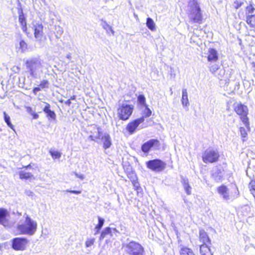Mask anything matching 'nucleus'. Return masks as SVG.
Returning a JSON list of instances; mask_svg holds the SVG:
<instances>
[{
  "instance_id": "1",
  "label": "nucleus",
  "mask_w": 255,
  "mask_h": 255,
  "mask_svg": "<svg viewBox=\"0 0 255 255\" xmlns=\"http://www.w3.org/2000/svg\"><path fill=\"white\" fill-rule=\"evenodd\" d=\"M26 72L33 78H38L42 74V60L39 57H32L25 62Z\"/></svg>"
},
{
  "instance_id": "53",
  "label": "nucleus",
  "mask_w": 255,
  "mask_h": 255,
  "mask_svg": "<svg viewBox=\"0 0 255 255\" xmlns=\"http://www.w3.org/2000/svg\"><path fill=\"white\" fill-rule=\"evenodd\" d=\"M65 104L68 106H70L71 104V102L70 99L65 102Z\"/></svg>"
},
{
  "instance_id": "8",
  "label": "nucleus",
  "mask_w": 255,
  "mask_h": 255,
  "mask_svg": "<svg viewBox=\"0 0 255 255\" xmlns=\"http://www.w3.org/2000/svg\"><path fill=\"white\" fill-rule=\"evenodd\" d=\"M28 241L25 238H15L12 241V248L15 251H23Z\"/></svg>"
},
{
  "instance_id": "20",
  "label": "nucleus",
  "mask_w": 255,
  "mask_h": 255,
  "mask_svg": "<svg viewBox=\"0 0 255 255\" xmlns=\"http://www.w3.org/2000/svg\"><path fill=\"white\" fill-rule=\"evenodd\" d=\"M181 183L184 187V190L186 194L188 195L191 194V187L189 185L188 179L181 176Z\"/></svg>"
},
{
  "instance_id": "60",
  "label": "nucleus",
  "mask_w": 255,
  "mask_h": 255,
  "mask_svg": "<svg viewBox=\"0 0 255 255\" xmlns=\"http://www.w3.org/2000/svg\"><path fill=\"white\" fill-rule=\"evenodd\" d=\"M58 28H59V30L60 34H61L63 33V31L60 27L59 26Z\"/></svg>"
},
{
  "instance_id": "64",
  "label": "nucleus",
  "mask_w": 255,
  "mask_h": 255,
  "mask_svg": "<svg viewBox=\"0 0 255 255\" xmlns=\"http://www.w3.org/2000/svg\"><path fill=\"white\" fill-rule=\"evenodd\" d=\"M253 29H251L250 30V32H252L253 31H254V32H255V27H252Z\"/></svg>"
},
{
  "instance_id": "57",
  "label": "nucleus",
  "mask_w": 255,
  "mask_h": 255,
  "mask_svg": "<svg viewBox=\"0 0 255 255\" xmlns=\"http://www.w3.org/2000/svg\"><path fill=\"white\" fill-rule=\"evenodd\" d=\"M66 58L68 59L69 60H70L71 59V55L70 53H69L66 55Z\"/></svg>"
},
{
  "instance_id": "9",
  "label": "nucleus",
  "mask_w": 255,
  "mask_h": 255,
  "mask_svg": "<svg viewBox=\"0 0 255 255\" xmlns=\"http://www.w3.org/2000/svg\"><path fill=\"white\" fill-rule=\"evenodd\" d=\"M160 145L159 141L157 139H151L144 143L141 149L144 153H148L152 147L158 148Z\"/></svg>"
},
{
  "instance_id": "12",
  "label": "nucleus",
  "mask_w": 255,
  "mask_h": 255,
  "mask_svg": "<svg viewBox=\"0 0 255 255\" xmlns=\"http://www.w3.org/2000/svg\"><path fill=\"white\" fill-rule=\"evenodd\" d=\"M201 10H192L191 12H189V19L194 23H201L202 22V14Z\"/></svg>"
},
{
  "instance_id": "63",
  "label": "nucleus",
  "mask_w": 255,
  "mask_h": 255,
  "mask_svg": "<svg viewBox=\"0 0 255 255\" xmlns=\"http://www.w3.org/2000/svg\"><path fill=\"white\" fill-rule=\"evenodd\" d=\"M252 194H253V195L254 196V197H255V189H253L252 190Z\"/></svg>"
},
{
  "instance_id": "33",
  "label": "nucleus",
  "mask_w": 255,
  "mask_h": 255,
  "mask_svg": "<svg viewBox=\"0 0 255 255\" xmlns=\"http://www.w3.org/2000/svg\"><path fill=\"white\" fill-rule=\"evenodd\" d=\"M18 20L19 22L26 21V18L24 16L23 10L21 8H19L18 9Z\"/></svg>"
},
{
  "instance_id": "37",
  "label": "nucleus",
  "mask_w": 255,
  "mask_h": 255,
  "mask_svg": "<svg viewBox=\"0 0 255 255\" xmlns=\"http://www.w3.org/2000/svg\"><path fill=\"white\" fill-rule=\"evenodd\" d=\"M255 10V8L252 4L246 7V15L253 14Z\"/></svg>"
},
{
  "instance_id": "38",
  "label": "nucleus",
  "mask_w": 255,
  "mask_h": 255,
  "mask_svg": "<svg viewBox=\"0 0 255 255\" xmlns=\"http://www.w3.org/2000/svg\"><path fill=\"white\" fill-rule=\"evenodd\" d=\"M49 82L47 80L42 81L39 85L40 88H48Z\"/></svg>"
},
{
  "instance_id": "28",
  "label": "nucleus",
  "mask_w": 255,
  "mask_h": 255,
  "mask_svg": "<svg viewBox=\"0 0 255 255\" xmlns=\"http://www.w3.org/2000/svg\"><path fill=\"white\" fill-rule=\"evenodd\" d=\"M3 119L5 123L6 124L7 126L13 130H15L13 125L11 124L10 122V117L5 112H3Z\"/></svg>"
},
{
  "instance_id": "54",
  "label": "nucleus",
  "mask_w": 255,
  "mask_h": 255,
  "mask_svg": "<svg viewBox=\"0 0 255 255\" xmlns=\"http://www.w3.org/2000/svg\"><path fill=\"white\" fill-rule=\"evenodd\" d=\"M95 137H94L92 135H90L89 136V139H91V140H93V141H95Z\"/></svg>"
},
{
  "instance_id": "47",
  "label": "nucleus",
  "mask_w": 255,
  "mask_h": 255,
  "mask_svg": "<svg viewBox=\"0 0 255 255\" xmlns=\"http://www.w3.org/2000/svg\"><path fill=\"white\" fill-rule=\"evenodd\" d=\"M67 192H69L71 193H73L75 194H79L81 193V191H77V190H70L69 189L66 190V191Z\"/></svg>"
},
{
  "instance_id": "55",
  "label": "nucleus",
  "mask_w": 255,
  "mask_h": 255,
  "mask_svg": "<svg viewBox=\"0 0 255 255\" xmlns=\"http://www.w3.org/2000/svg\"><path fill=\"white\" fill-rule=\"evenodd\" d=\"M21 28H22L23 31L26 32L27 30V26L25 25V26H22V27H21Z\"/></svg>"
},
{
  "instance_id": "22",
  "label": "nucleus",
  "mask_w": 255,
  "mask_h": 255,
  "mask_svg": "<svg viewBox=\"0 0 255 255\" xmlns=\"http://www.w3.org/2000/svg\"><path fill=\"white\" fill-rule=\"evenodd\" d=\"M188 8L189 12H191L192 10L201 9L197 0H190L188 3Z\"/></svg>"
},
{
  "instance_id": "17",
  "label": "nucleus",
  "mask_w": 255,
  "mask_h": 255,
  "mask_svg": "<svg viewBox=\"0 0 255 255\" xmlns=\"http://www.w3.org/2000/svg\"><path fill=\"white\" fill-rule=\"evenodd\" d=\"M217 191L223 197V199L228 201L230 199L229 194L228 193V189L227 187L224 185H222L217 188Z\"/></svg>"
},
{
  "instance_id": "58",
  "label": "nucleus",
  "mask_w": 255,
  "mask_h": 255,
  "mask_svg": "<svg viewBox=\"0 0 255 255\" xmlns=\"http://www.w3.org/2000/svg\"><path fill=\"white\" fill-rule=\"evenodd\" d=\"M112 230H113V231L115 233H120L119 231H118L116 228H113Z\"/></svg>"
},
{
  "instance_id": "19",
  "label": "nucleus",
  "mask_w": 255,
  "mask_h": 255,
  "mask_svg": "<svg viewBox=\"0 0 255 255\" xmlns=\"http://www.w3.org/2000/svg\"><path fill=\"white\" fill-rule=\"evenodd\" d=\"M200 241L203 244H211V240L209 239L207 233L204 230H200L199 231Z\"/></svg>"
},
{
  "instance_id": "4",
  "label": "nucleus",
  "mask_w": 255,
  "mask_h": 255,
  "mask_svg": "<svg viewBox=\"0 0 255 255\" xmlns=\"http://www.w3.org/2000/svg\"><path fill=\"white\" fill-rule=\"evenodd\" d=\"M234 111L240 116L242 122L247 128H249V119L247 117L248 114V108L247 106L242 104L241 103H237L234 105Z\"/></svg>"
},
{
  "instance_id": "26",
  "label": "nucleus",
  "mask_w": 255,
  "mask_h": 255,
  "mask_svg": "<svg viewBox=\"0 0 255 255\" xmlns=\"http://www.w3.org/2000/svg\"><path fill=\"white\" fill-rule=\"evenodd\" d=\"M108 235H110L111 237L113 236L112 233V228L110 227H106L105 229H104V230L102 231L101 234V236L99 238V240L102 241Z\"/></svg>"
},
{
  "instance_id": "48",
  "label": "nucleus",
  "mask_w": 255,
  "mask_h": 255,
  "mask_svg": "<svg viewBox=\"0 0 255 255\" xmlns=\"http://www.w3.org/2000/svg\"><path fill=\"white\" fill-rule=\"evenodd\" d=\"M73 173L75 175V176L77 177L80 178L81 180H83L84 179V176L83 174H79L78 173L74 172Z\"/></svg>"
},
{
  "instance_id": "43",
  "label": "nucleus",
  "mask_w": 255,
  "mask_h": 255,
  "mask_svg": "<svg viewBox=\"0 0 255 255\" xmlns=\"http://www.w3.org/2000/svg\"><path fill=\"white\" fill-rule=\"evenodd\" d=\"M24 193L26 196L32 198L35 195L34 193L30 190H25Z\"/></svg>"
},
{
  "instance_id": "25",
  "label": "nucleus",
  "mask_w": 255,
  "mask_h": 255,
  "mask_svg": "<svg viewBox=\"0 0 255 255\" xmlns=\"http://www.w3.org/2000/svg\"><path fill=\"white\" fill-rule=\"evenodd\" d=\"M179 252L180 255H195L191 249L184 246L180 247Z\"/></svg>"
},
{
  "instance_id": "24",
  "label": "nucleus",
  "mask_w": 255,
  "mask_h": 255,
  "mask_svg": "<svg viewBox=\"0 0 255 255\" xmlns=\"http://www.w3.org/2000/svg\"><path fill=\"white\" fill-rule=\"evenodd\" d=\"M209 244H202L200 246V252L201 255H210L211 253Z\"/></svg>"
},
{
  "instance_id": "61",
  "label": "nucleus",
  "mask_w": 255,
  "mask_h": 255,
  "mask_svg": "<svg viewBox=\"0 0 255 255\" xmlns=\"http://www.w3.org/2000/svg\"><path fill=\"white\" fill-rule=\"evenodd\" d=\"M27 111H28L29 113H32V109H31V108H30V107H28V108H27Z\"/></svg>"
},
{
  "instance_id": "3",
  "label": "nucleus",
  "mask_w": 255,
  "mask_h": 255,
  "mask_svg": "<svg viewBox=\"0 0 255 255\" xmlns=\"http://www.w3.org/2000/svg\"><path fill=\"white\" fill-rule=\"evenodd\" d=\"M122 248L128 255H144V249L141 244L131 241L123 244Z\"/></svg>"
},
{
  "instance_id": "36",
  "label": "nucleus",
  "mask_w": 255,
  "mask_h": 255,
  "mask_svg": "<svg viewBox=\"0 0 255 255\" xmlns=\"http://www.w3.org/2000/svg\"><path fill=\"white\" fill-rule=\"evenodd\" d=\"M19 48L22 52H25L27 49V45L23 40H21L19 42Z\"/></svg>"
},
{
  "instance_id": "16",
  "label": "nucleus",
  "mask_w": 255,
  "mask_h": 255,
  "mask_svg": "<svg viewBox=\"0 0 255 255\" xmlns=\"http://www.w3.org/2000/svg\"><path fill=\"white\" fill-rule=\"evenodd\" d=\"M9 214L6 210L3 208H0V224L6 226L8 224L7 217Z\"/></svg>"
},
{
  "instance_id": "42",
  "label": "nucleus",
  "mask_w": 255,
  "mask_h": 255,
  "mask_svg": "<svg viewBox=\"0 0 255 255\" xmlns=\"http://www.w3.org/2000/svg\"><path fill=\"white\" fill-rule=\"evenodd\" d=\"M240 131L241 135L242 137L245 138L247 137L248 134H247L246 129L244 128L241 127L240 128Z\"/></svg>"
},
{
  "instance_id": "40",
  "label": "nucleus",
  "mask_w": 255,
  "mask_h": 255,
  "mask_svg": "<svg viewBox=\"0 0 255 255\" xmlns=\"http://www.w3.org/2000/svg\"><path fill=\"white\" fill-rule=\"evenodd\" d=\"M95 242V239H88L85 245L87 248H89L92 246Z\"/></svg>"
},
{
  "instance_id": "14",
  "label": "nucleus",
  "mask_w": 255,
  "mask_h": 255,
  "mask_svg": "<svg viewBox=\"0 0 255 255\" xmlns=\"http://www.w3.org/2000/svg\"><path fill=\"white\" fill-rule=\"evenodd\" d=\"M127 176L131 182L135 189L137 190V192H138L139 190H141V188L139 186L138 182L137 181V177L135 172L133 171L131 173H129Z\"/></svg>"
},
{
  "instance_id": "52",
  "label": "nucleus",
  "mask_w": 255,
  "mask_h": 255,
  "mask_svg": "<svg viewBox=\"0 0 255 255\" xmlns=\"http://www.w3.org/2000/svg\"><path fill=\"white\" fill-rule=\"evenodd\" d=\"M108 31H110L112 32L113 35H114L115 32H114V31L113 30L112 27L111 26H109L108 27Z\"/></svg>"
},
{
  "instance_id": "31",
  "label": "nucleus",
  "mask_w": 255,
  "mask_h": 255,
  "mask_svg": "<svg viewBox=\"0 0 255 255\" xmlns=\"http://www.w3.org/2000/svg\"><path fill=\"white\" fill-rule=\"evenodd\" d=\"M145 109L143 111L142 116L141 118H143V119L144 120L145 118L149 117L151 115V111L149 109L147 105H145Z\"/></svg>"
},
{
  "instance_id": "2",
  "label": "nucleus",
  "mask_w": 255,
  "mask_h": 255,
  "mask_svg": "<svg viewBox=\"0 0 255 255\" xmlns=\"http://www.w3.org/2000/svg\"><path fill=\"white\" fill-rule=\"evenodd\" d=\"M17 229L21 234L32 235L36 231L37 223L32 220L28 215H26L24 223L18 224Z\"/></svg>"
},
{
  "instance_id": "56",
  "label": "nucleus",
  "mask_w": 255,
  "mask_h": 255,
  "mask_svg": "<svg viewBox=\"0 0 255 255\" xmlns=\"http://www.w3.org/2000/svg\"><path fill=\"white\" fill-rule=\"evenodd\" d=\"M21 24V27L26 25V21L19 22Z\"/></svg>"
},
{
  "instance_id": "35",
  "label": "nucleus",
  "mask_w": 255,
  "mask_h": 255,
  "mask_svg": "<svg viewBox=\"0 0 255 255\" xmlns=\"http://www.w3.org/2000/svg\"><path fill=\"white\" fill-rule=\"evenodd\" d=\"M145 98L143 95H139L137 97V102L138 103L140 104L141 105H143L144 106H145L146 103H145Z\"/></svg>"
},
{
  "instance_id": "13",
  "label": "nucleus",
  "mask_w": 255,
  "mask_h": 255,
  "mask_svg": "<svg viewBox=\"0 0 255 255\" xmlns=\"http://www.w3.org/2000/svg\"><path fill=\"white\" fill-rule=\"evenodd\" d=\"M224 175V170L222 167H216L212 171V177L216 182L222 181Z\"/></svg>"
},
{
  "instance_id": "39",
  "label": "nucleus",
  "mask_w": 255,
  "mask_h": 255,
  "mask_svg": "<svg viewBox=\"0 0 255 255\" xmlns=\"http://www.w3.org/2000/svg\"><path fill=\"white\" fill-rule=\"evenodd\" d=\"M97 129H98V133H97V135L95 136V138L97 139H99L102 140L104 135V133H103L102 131L101 128H98Z\"/></svg>"
},
{
  "instance_id": "23",
  "label": "nucleus",
  "mask_w": 255,
  "mask_h": 255,
  "mask_svg": "<svg viewBox=\"0 0 255 255\" xmlns=\"http://www.w3.org/2000/svg\"><path fill=\"white\" fill-rule=\"evenodd\" d=\"M181 102L183 106L187 107L189 105L188 99V94L186 89H183L182 91Z\"/></svg>"
},
{
  "instance_id": "51",
  "label": "nucleus",
  "mask_w": 255,
  "mask_h": 255,
  "mask_svg": "<svg viewBox=\"0 0 255 255\" xmlns=\"http://www.w3.org/2000/svg\"><path fill=\"white\" fill-rule=\"evenodd\" d=\"M31 114L32 115L34 119H37L39 117V115L37 113H31Z\"/></svg>"
},
{
  "instance_id": "45",
  "label": "nucleus",
  "mask_w": 255,
  "mask_h": 255,
  "mask_svg": "<svg viewBox=\"0 0 255 255\" xmlns=\"http://www.w3.org/2000/svg\"><path fill=\"white\" fill-rule=\"evenodd\" d=\"M102 26L104 29L106 30L107 32L108 33V28L110 25L106 22V21H104L103 23L102 24Z\"/></svg>"
},
{
  "instance_id": "6",
  "label": "nucleus",
  "mask_w": 255,
  "mask_h": 255,
  "mask_svg": "<svg viewBox=\"0 0 255 255\" xmlns=\"http://www.w3.org/2000/svg\"><path fill=\"white\" fill-rule=\"evenodd\" d=\"M133 110L132 105L123 104L118 109V115L120 119L126 121L131 115Z\"/></svg>"
},
{
  "instance_id": "15",
  "label": "nucleus",
  "mask_w": 255,
  "mask_h": 255,
  "mask_svg": "<svg viewBox=\"0 0 255 255\" xmlns=\"http://www.w3.org/2000/svg\"><path fill=\"white\" fill-rule=\"evenodd\" d=\"M45 106L43 108V111L46 114V117L49 120H55L56 119V114L53 111L51 110L50 105L47 103H45Z\"/></svg>"
},
{
  "instance_id": "30",
  "label": "nucleus",
  "mask_w": 255,
  "mask_h": 255,
  "mask_svg": "<svg viewBox=\"0 0 255 255\" xmlns=\"http://www.w3.org/2000/svg\"><path fill=\"white\" fill-rule=\"evenodd\" d=\"M146 25L147 27L151 30H154L155 29V23L153 19L150 17H148L146 19Z\"/></svg>"
},
{
  "instance_id": "44",
  "label": "nucleus",
  "mask_w": 255,
  "mask_h": 255,
  "mask_svg": "<svg viewBox=\"0 0 255 255\" xmlns=\"http://www.w3.org/2000/svg\"><path fill=\"white\" fill-rule=\"evenodd\" d=\"M125 169V171H126V173H127V175H128L129 173H131V172H132V171H133V170H132V167H131L130 165H128V167H127L126 169Z\"/></svg>"
},
{
  "instance_id": "18",
  "label": "nucleus",
  "mask_w": 255,
  "mask_h": 255,
  "mask_svg": "<svg viewBox=\"0 0 255 255\" xmlns=\"http://www.w3.org/2000/svg\"><path fill=\"white\" fill-rule=\"evenodd\" d=\"M101 140L103 143V147L105 149L109 148L112 144L111 136L107 132L104 133V135Z\"/></svg>"
},
{
  "instance_id": "49",
  "label": "nucleus",
  "mask_w": 255,
  "mask_h": 255,
  "mask_svg": "<svg viewBox=\"0 0 255 255\" xmlns=\"http://www.w3.org/2000/svg\"><path fill=\"white\" fill-rule=\"evenodd\" d=\"M41 90L40 87H36L33 88V93L35 95L37 94V92H39Z\"/></svg>"
},
{
  "instance_id": "11",
  "label": "nucleus",
  "mask_w": 255,
  "mask_h": 255,
  "mask_svg": "<svg viewBox=\"0 0 255 255\" xmlns=\"http://www.w3.org/2000/svg\"><path fill=\"white\" fill-rule=\"evenodd\" d=\"M144 122L143 118L136 119L129 123L126 127V129L130 134H133L139 125Z\"/></svg>"
},
{
  "instance_id": "7",
  "label": "nucleus",
  "mask_w": 255,
  "mask_h": 255,
  "mask_svg": "<svg viewBox=\"0 0 255 255\" xmlns=\"http://www.w3.org/2000/svg\"><path fill=\"white\" fill-rule=\"evenodd\" d=\"M146 165L151 170L155 172H159L165 168L166 164L159 159H154L146 162Z\"/></svg>"
},
{
  "instance_id": "46",
  "label": "nucleus",
  "mask_w": 255,
  "mask_h": 255,
  "mask_svg": "<svg viewBox=\"0 0 255 255\" xmlns=\"http://www.w3.org/2000/svg\"><path fill=\"white\" fill-rule=\"evenodd\" d=\"M250 190L255 189V181H252L249 184Z\"/></svg>"
},
{
  "instance_id": "32",
  "label": "nucleus",
  "mask_w": 255,
  "mask_h": 255,
  "mask_svg": "<svg viewBox=\"0 0 255 255\" xmlns=\"http://www.w3.org/2000/svg\"><path fill=\"white\" fill-rule=\"evenodd\" d=\"M49 153L54 159H59L61 156V153L57 150H50Z\"/></svg>"
},
{
  "instance_id": "21",
  "label": "nucleus",
  "mask_w": 255,
  "mask_h": 255,
  "mask_svg": "<svg viewBox=\"0 0 255 255\" xmlns=\"http://www.w3.org/2000/svg\"><path fill=\"white\" fill-rule=\"evenodd\" d=\"M208 61L214 62L218 60V56L217 51L214 48L209 49V55L207 57Z\"/></svg>"
},
{
  "instance_id": "10",
  "label": "nucleus",
  "mask_w": 255,
  "mask_h": 255,
  "mask_svg": "<svg viewBox=\"0 0 255 255\" xmlns=\"http://www.w3.org/2000/svg\"><path fill=\"white\" fill-rule=\"evenodd\" d=\"M32 29L34 32V37L38 40L40 41L43 36V26L41 23L39 22H33L32 23Z\"/></svg>"
},
{
  "instance_id": "34",
  "label": "nucleus",
  "mask_w": 255,
  "mask_h": 255,
  "mask_svg": "<svg viewBox=\"0 0 255 255\" xmlns=\"http://www.w3.org/2000/svg\"><path fill=\"white\" fill-rule=\"evenodd\" d=\"M104 219L98 217V224L96 226L95 229L101 230L104 224Z\"/></svg>"
},
{
  "instance_id": "27",
  "label": "nucleus",
  "mask_w": 255,
  "mask_h": 255,
  "mask_svg": "<svg viewBox=\"0 0 255 255\" xmlns=\"http://www.w3.org/2000/svg\"><path fill=\"white\" fill-rule=\"evenodd\" d=\"M246 22L251 27H255V14L246 15Z\"/></svg>"
},
{
  "instance_id": "41",
  "label": "nucleus",
  "mask_w": 255,
  "mask_h": 255,
  "mask_svg": "<svg viewBox=\"0 0 255 255\" xmlns=\"http://www.w3.org/2000/svg\"><path fill=\"white\" fill-rule=\"evenodd\" d=\"M219 67L218 65L215 64H213V65H212L210 67V71L212 73H214L219 69Z\"/></svg>"
},
{
  "instance_id": "5",
  "label": "nucleus",
  "mask_w": 255,
  "mask_h": 255,
  "mask_svg": "<svg viewBox=\"0 0 255 255\" xmlns=\"http://www.w3.org/2000/svg\"><path fill=\"white\" fill-rule=\"evenodd\" d=\"M219 154L217 150L208 148L202 155L203 161L205 163H212L218 161Z\"/></svg>"
},
{
  "instance_id": "59",
  "label": "nucleus",
  "mask_w": 255,
  "mask_h": 255,
  "mask_svg": "<svg viewBox=\"0 0 255 255\" xmlns=\"http://www.w3.org/2000/svg\"><path fill=\"white\" fill-rule=\"evenodd\" d=\"M100 230H98V229H95V234H95V235H97V234H98L99 233V232H100Z\"/></svg>"
},
{
  "instance_id": "62",
  "label": "nucleus",
  "mask_w": 255,
  "mask_h": 255,
  "mask_svg": "<svg viewBox=\"0 0 255 255\" xmlns=\"http://www.w3.org/2000/svg\"><path fill=\"white\" fill-rule=\"evenodd\" d=\"M76 99V96H73L71 97V98L70 99V100H75Z\"/></svg>"
},
{
  "instance_id": "29",
  "label": "nucleus",
  "mask_w": 255,
  "mask_h": 255,
  "mask_svg": "<svg viewBox=\"0 0 255 255\" xmlns=\"http://www.w3.org/2000/svg\"><path fill=\"white\" fill-rule=\"evenodd\" d=\"M19 178L21 179H28L33 177V175L29 172L21 171L19 172Z\"/></svg>"
},
{
  "instance_id": "50",
  "label": "nucleus",
  "mask_w": 255,
  "mask_h": 255,
  "mask_svg": "<svg viewBox=\"0 0 255 255\" xmlns=\"http://www.w3.org/2000/svg\"><path fill=\"white\" fill-rule=\"evenodd\" d=\"M235 7L237 9L239 8L240 6H241L242 3L239 2L238 1H236L235 2Z\"/></svg>"
}]
</instances>
